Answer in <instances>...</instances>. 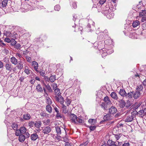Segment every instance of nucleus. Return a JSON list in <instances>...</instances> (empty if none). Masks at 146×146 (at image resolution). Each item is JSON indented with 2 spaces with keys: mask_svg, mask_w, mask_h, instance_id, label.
I'll return each mask as SVG.
<instances>
[{
  "mask_svg": "<svg viewBox=\"0 0 146 146\" xmlns=\"http://www.w3.org/2000/svg\"><path fill=\"white\" fill-rule=\"evenodd\" d=\"M140 24L139 22L137 20L133 22L132 23V26L133 27H136Z\"/></svg>",
  "mask_w": 146,
  "mask_h": 146,
  "instance_id": "obj_31",
  "label": "nucleus"
},
{
  "mask_svg": "<svg viewBox=\"0 0 146 146\" xmlns=\"http://www.w3.org/2000/svg\"><path fill=\"white\" fill-rule=\"evenodd\" d=\"M36 91L42 93L43 92V89L40 84H38L36 87Z\"/></svg>",
  "mask_w": 146,
  "mask_h": 146,
  "instance_id": "obj_20",
  "label": "nucleus"
},
{
  "mask_svg": "<svg viewBox=\"0 0 146 146\" xmlns=\"http://www.w3.org/2000/svg\"><path fill=\"white\" fill-rule=\"evenodd\" d=\"M134 95V92H132L130 93H128V104L130 103V102H131L133 101V99H132V97ZM131 104H128V108L129 107L131 106Z\"/></svg>",
  "mask_w": 146,
  "mask_h": 146,
  "instance_id": "obj_8",
  "label": "nucleus"
},
{
  "mask_svg": "<svg viewBox=\"0 0 146 146\" xmlns=\"http://www.w3.org/2000/svg\"><path fill=\"white\" fill-rule=\"evenodd\" d=\"M32 65L33 66L34 68V69L35 71L37 72H39V71L37 70L38 65V63L36 61H34L32 62Z\"/></svg>",
  "mask_w": 146,
  "mask_h": 146,
  "instance_id": "obj_14",
  "label": "nucleus"
},
{
  "mask_svg": "<svg viewBox=\"0 0 146 146\" xmlns=\"http://www.w3.org/2000/svg\"><path fill=\"white\" fill-rule=\"evenodd\" d=\"M55 129L57 135L60 136V135L64 133H65V135H67L65 128H64L62 127L57 126L55 127Z\"/></svg>",
  "mask_w": 146,
  "mask_h": 146,
  "instance_id": "obj_4",
  "label": "nucleus"
},
{
  "mask_svg": "<svg viewBox=\"0 0 146 146\" xmlns=\"http://www.w3.org/2000/svg\"><path fill=\"white\" fill-rule=\"evenodd\" d=\"M19 136V140L20 142H23L25 139L27 138L26 137V135L25 136L23 134H20Z\"/></svg>",
  "mask_w": 146,
  "mask_h": 146,
  "instance_id": "obj_18",
  "label": "nucleus"
},
{
  "mask_svg": "<svg viewBox=\"0 0 146 146\" xmlns=\"http://www.w3.org/2000/svg\"><path fill=\"white\" fill-rule=\"evenodd\" d=\"M45 86L49 92H52V91L51 87L49 84H45Z\"/></svg>",
  "mask_w": 146,
  "mask_h": 146,
  "instance_id": "obj_43",
  "label": "nucleus"
},
{
  "mask_svg": "<svg viewBox=\"0 0 146 146\" xmlns=\"http://www.w3.org/2000/svg\"><path fill=\"white\" fill-rule=\"evenodd\" d=\"M143 144L140 142H138L136 143L130 142L128 143V146H142Z\"/></svg>",
  "mask_w": 146,
  "mask_h": 146,
  "instance_id": "obj_12",
  "label": "nucleus"
},
{
  "mask_svg": "<svg viewBox=\"0 0 146 146\" xmlns=\"http://www.w3.org/2000/svg\"><path fill=\"white\" fill-rule=\"evenodd\" d=\"M119 94L123 97L127 96V94L126 93L125 91L123 89H121L120 90Z\"/></svg>",
  "mask_w": 146,
  "mask_h": 146,
  "instance_id": "obj_21",
  "label": "nucleus"
},
{
  "mask_svg": "<svg viewBox=\"0 0 146 146\" xmlns=\"http://www.w3.org/2000/svg\"><path fill=\"white\" fill-rule=\"evenodd\" d=\"M89 128L90 131H93L96 128V126L95 125L93 126H90L89 127Z\"/></svg>",
  "mask_w": 146,
  "mask_h": 146,
  "instance_id": "obj_56",
  "label": "nucleus"
},
{
  "mask_svg": "<svg viewBox=\"0 0 146 146\" xmlns=\"http://www.w3.org/2000/svg\"><path fill=\"white\" fill-rule=\"evenodd\" d=\"M110 96L114 100H117V99H118V97L116 94L114 92H112L111 93Z\"/></svg>",
  "mask_w": 146,
  "mask_h": 146,
  "instance_id": "obj_25",
  "label": "nucleus"
},
{
  "mask_svg": "<svg viewBox=\"0 0 146 146\" xmlns=\"http://www.w3.org/2000/svg\"><path fill=\"white\" fill-rule=\"evenodd\" d=\"M23 118L25 120H29L31 118V116L30 114L29 113H27L24 114Z\"/></svg>",
  "mask_w": 146,
  "mask_h": 146,
  "instance_id": "obj_32",
  "label": "nucleus"
},
{
  "mask_svg": "<svg viewBox=\"0 0 146 146\" xmlns=\"http://www.w3.org/2000/svg\"><path fill=\"white\" fill-rule=\"evenodd\" d=\"M50 122V120L49 119H48L44 121V125H47Z\"/></svg>",
  "mask_w": 146,
  "mask_h": 146,
  "instance_id": "obj_58",
  "label": "nucleus"
},
{
  "mask_svg": "<svg viewBox=\"0 0 146 146\" xmlns=\"http://www.w3.org/2000/svg\"><path fill=\"white\" fill-rule=\"evenodd\" d=\"M143 85L144 86L145 88V90L144 92L143 93V94H146V82L145 81H143Z\"/></svg>",
  "mask_w": 146,
  "mask_h": 146,
  "instance_id": "obj_52",
  "label": "nucleus"
},
{
  "mask_svg": "<svg viewBox=\"0 0 146 146\" xmlns=\"http://www.w3.org/2000/svg\"><path fill=\"white\" fill-rule=\"evenodd\" d=\"M62 105V112L64 113H66L68 112V110H67V107L63 104Z\"/></svg>",
  "mask_w": 146,
  "mask_h": 146,
  "instance_id": "obj_33",
  "label": "nucleus"
},
{
  "mask_svg": "<svg viewBox=\"0 0 146 146\" xmlns=\"http://www.w3.org/2000/svg\"><path fill=\"white\" fill-rule=\"evenodd\" d=\"M14 31H11L10 29L5 30L4 31V35L6 36L7 37H11L12 38H15L16 37V33L14 34Z\"/></svg>",
  "mask_w": 146,
  "mask_h": 146,
  "instance_id": "obj_3",
  "label": "nucleus"
},
{
  "mask_svg": "<svg viewBox=\"0 0 146 146\" xmlns=\"http://www.w3.org/2000/svg\"><path fill=\"white\" fill-rule=\"evenodd\" d=\"M50 81L52 82H54L56 80V77L55 75L52 76V75L49 78Z\"/></svg>",
  "mask_w": 146,
  "mask_h": 146,
  "instance_id": "obj_35",
  "label": "nucleus"
},
{
  "mask_svg": "<svg viewBox=\"0 0 146 146\" xmlns=\"http://www.w3.org/2000/svg\"><path fill=\"white\" fill-rule=\"evenodd\" d=\"M38 138V136L36 133H33L31 135V138L32 140L35 141Z\"/></svg>",
  "mask_w": 146,
  "mask_h": 146,
  "instance_id": "obj_17",
  "label": "nucleus"
},
{
  "mask_svg": "<svg viewBox=\"0 0 146 146\" xmlns=\"http://www.w3.org/2000/svg\"><path fill=\"white\" fill-rule=\"evenodd\" d=\"M38 72L39 73L41 76H44L45 73L44 70H40L39 71V72Z\"/></svg>",
  "mask_w": 146,
  "mask_h": 146,
  "instance_id": "obj_48",
  "label": "nucleus"
},
{
  "mask_svg": "<svg viewBox=\"0 0 146 146\" xmlns=\"http://www.w3.org/2000/svg\"><path fill=\"white\" fill-rule=\"evenodd\" d=\"M5 66L6 70L11 72L13 68V65L11 63L6 64Z\"/></svg>",
  "mask_w": 146,
  "mask_h": 146,
  "instance_id": "obj_11",
  "label": "nucleus"
},
{
  "mask_svg": "<svg viewBox=\"0 0 146 146\" xmlns=\"http://www.w3.org/2000/svg\"><path fill=\"white\" fill-rule=\"evenodd\" d=\"M104 15L109 19L113 18L114 16V13L111 11V10H106L103 12Z\"/></svg>",
  "mask_w": 146,
  "mask_h": 146,
  "instance_id": "obj_5",
  "label": "nucleus"
},
{
  "mask_svg": "<svg viewBox=\"0 0 146 146\" xmlns=\"http://www.w3.org/2000/svg\"><path fill=\"white\" fill-rule=\"evenodd\" d=\"M70 5L73 8L75 9H76L77 7L76 4L75 2H72V3H71Z\"/></svg>",
  "mask_w": 146,
  "mask_h": 146,
  "instance_id": "obj_47",
  "label": "nucleus"
},
{
  "mask_svg": "<svg viewBox=\"0 0 146 146\" xmlns=\"http://www.w3.org/2000/svg\"><path fill=\"white\" fill-rule=\"evenodd\" d=\"M54 90L55 94L56 95V96H57L61 94L60 90L58 88H56V89H55Z\"/></svg>",
  "mask_w": 146,
  "mask_h": 146,
  "instance_id": "obj_40",
  "label": "nucleus"
},
{
  "mask_svg": "<svg viewBox=\"0 0 146 146\" xmlns=\"http://www.w3.org/2000/svg\"><path fill=\"white\" fill-rule=\"evenodd\" d=\"M140 103L139 104H136L135 105H133L130 107L131 109H133V111L134 112H135V110L138 108L140 105Z\"/></svg>",
  "mask_w": 146,
  "mask_h": 146,
  "instance_id": "obj_16",
  "label": "nucleus"
},
{
  "mask_svg": "<svg viewBox=\"0 0 146 146\" xmlns=\"http://www.w3.org/2000/svg\"><path fill=\"white\" fill-rule=\"evenodd\" d=\"M17 125L15 123L12 124V128L14 130H15L17 129Z\"/></svg>",
  "mask_w": 146,
  "mask_h": 146,
  "instance_id": "obj_53",
  "label": "nucleus"
},
{
  "mask_svg": "<svg viewBox=\"0 0 146 146\" xmlns=\"http://www.w3.org/2000/svg\"><path fill=\"white\" fill-rule=\"evenodd\" d=\"M135 113H137V114L139 115V116L142 117H143L145 115L144 114V111L143 110H141L139 111L138 112H137V111H135Z\"/></svg>",
  "mask_w": 146,
  "mask_h": 146,
  "instance_id": "obj_24",
  "label": "nucleus"
},
{
  "mask_svg": "<svg viewBox=\"0 0 146 146\" xmlns=\"http://www.w3.org/2000/svg\"><path fill=\"white\" fill-rule=\"evenodd\" d=\"M46 103L48 104V105H50L52 103V101L51 99L49 97H46Z\"/></svg>",
  "mask_w": 146,
  "mask_h": 146,
  "instance_id": "obj_37",
  "label": "nucleus"
},
{
  "mask_svg": "<svg viewBox=\"0 0 146 146\" xmlns=\"http://www.w3.org/2000/svg\"><path fill=\"white\" fill-rule=\"evenodd\" d=\"M146 14V11L145 10H142L141 12L139 13V16L140 17L143 16L144 15Z\"/></svg>",
  "mask_w": 146,
  "mask_h": 146,
  "instance_id": "obj_45",
  "label": "nucleus"
},
{
  "mask_svg": "<svg viewBox=\"0 0 146 146\" xmlns=\"http://www.w3.org/2000/svg\"><path fill=\"white\" fill-rule=\"evenodd\" d=\"M21 48V45L19 44H16L15 46V48L17 49H20Z\"/></svg>",
  "mask_w": 146,
  "mask_h": 146,
  "instance_id": "obj_54",
  "label": "nucleus"
},
{
  "mask_svg": "<svg viewBox=\"0 0 146 146\" xmlns=\"http://www.w3.org/2000/svg\"><path fill=\"white\" fill-rule=\"evenodd\" d=\"M4 40L5 42H6L8 43H9L11 42V40L10 39H9V38H5V39Z\"/></svg>",
  "mask_w": 146,
  "mask_h": 146,
  "instance_id": "obj_63",
  "label": "nucleus"
},
{
  "mask_svg": "<svg viewBox=\"0 0 146 146\" xmlns=\"http://www.w3.org/2000/svg\"><path fill=\"white\" fill-rule=\"evenodd\" d=\"M44 80L46 82H49L50 81L49 78L48 76H44Z\"/></svg>",
  "mask_w": 146,
  "mask_h": 146,
  "instance_id": "obj_62",
  "label": "nucleus"
},
{
  "mask_svg": "<svg viewBox=\"0 0 146 146\" xmlns=\"http://www.w3.org/2000/svg\"><path fill=\"white\" fill-rule=\"evenodd\" d=\"M46 110L49 113L52 112V108L50 105H47L46 107Z\"/></svg>",
  "mask_w": 146,
  "mask_h": 146,
  "instance_id": "obj_29",
  "label": "nucleus"
},
{
  "mask_svg": "<svg viewBox=\"0 0 146 146\" xmlns=\"http://www.w3.org/2000/svg\"><path fill=\"white\" fill-rule=\"evenodd\" d=\"M52 89L53 90H54L55 89H56V88H57V84H55L54 83H53L52 85Z\"/></svg>",
  "mask_w": 146,
  "mask_h": 146,
  "instance_id": "obj_51",
  "label": "nucleus"
},
{
  "mask_svg": "<svg viewBox=\"0 0 146 146\" xmlns=\"http://www.w3.org/2000/svg\"><path fill=\"white\" fill-rule=\"evenodd\" d=\"M60 9V6L58 5H57L54 6V9L55 11H59Z\"/></svg>",
  "mask_w": 146,
  "mask_h": 146,
  "instance_id": "obj_49",
  "label": "nucleus"
},
{
  "mask_svg": "<svg viewBox=\"0 0 146 146\" xmlns=\"http://www.w3.org/2000/svg\"><path fill=\"white\" fill-rule=\"evenodd\" d=\"M35 81H36V80L35 79H32L29 82L31 84H34V83L35 82Z\"/></svg>",
  "mask_w": 146,
  "mask_h": 146,
  "instance_id": "obj_64",
  "label": "nucleus"
},
{
  "mask_svg": "<svg viewBox=\"0 0 146 146\" xmlns=\"http://www.w3.org/2000/svg\"><path fill=\"white\" fill-rule=\"evenodd\" d=\"M104 102L108 105L110 104H111V101L108 96H106L104 98Z\"/></svg>",
  "mask_w": 146,
  "mask_h": 146,
  "instance_id": "obj_23",
  "label": "nucleus"
},
{
  "mask_svg": "<svg viewBox=\"0 0 146 146\" xmlns=\"http://www.w3.org/2000/svg\"><path fill=\"white\" fill-rule=\"evenodd\" d=\"M29 125L30 127H32L35 125V122L31 121L29 123Z\"/></svg>",
  "mask_w": 146,
  "mask_h": 146,
  "instance_id": "obj_55",
  "label": "nucleus"
},
{
  "mask_svg": "<svg viewBox=\"0 0 146 146\" xmlns=\"http://www.w3.org/2000/svg\"><path fill=\"white\" fill-rule=\"evenodd\" d=\"M23 66L22 62L21 61H19L18 64L17 65V68L18 69L21 70L23 69Z\"/></svg>",
  "mask_w": 146,
  "mask_h": 146,
  "instance_id": "obj_27",
  "label": "nucleus"
},
{
  "mask_svg": "<svg viewBox=\"0 0 146 146\" xmlns=\"http://www.w3.org/2000/svg\"><path fill=\"white\" fill-rule=\"evenodd\" d=\"M88 122L90 123L94 124L97 122L96 119H90L88 120Z\"/></svg>",
  "mask_w": 146,
  "mask_h": 146,
  "instance_id": "obj_38",
  "label": "nucleus"
},
{
  "mask_svg": "<svg viewBox=\"0 0 146 146\" xmlns=\"http://www.w3.org/2000/svg\"><path fill=\"white\" fill-rule=\"evenodd\" d=\"M26 59L27 60V61L29 62H31V58L30 57L27 56H26Z\"/></svg>",
  "mask_w": 146,
  "mask_h": 146,
  "instance_id": "obj_60",
  "label": "nucleus"
},
{
  "mask_svg": "<svg viewBox=\"0 0 146 146\" xmlns=\"http://www.w3.org/2000/svg\"><path fill=\"white\" fill-rule=\"evenodd\" d=\"M106 104L105 102H102L101 105V106L102 108L105 109V106Z\"/></svg>",
  "mask_w": 146,
  "mask_h": 146,
  "instance_id": "obj_61",
  "label": "nucleus"
},
{
  "mask_svg": "<svg viewBox=\"0 0 146 146\" xmlns=\"http://www.w3.org/2000/svg\"><path fill=\"white\" fill-rule=\"evenodd\" d=\"M143 88V86L142 85H140L139 86H137L136 87L137 91L139 92L142 90Z\"/></svg>",
  "mask_w": 146,
  "mask_h": 146,
  "instance_id": "obj_41",
  "label": "nucleus"
},
{
  "mask_svg": "<svg viewBox=\"0 0 146 146\" xmlns=\"http://www.w3.org/2000/svg\"><path fill=\"white\" fill-rule=\"evenodd\" d=\"M70 116L71 122L74 124H83L84 123V120L78 117L74 114L71 113Z\"/></svg>",
  "mask_w": 146,
  "mask_h": 146,
  "instance_id": "obj_1",
  "label": "nucleus"
},
{
  "mask_svg": "<svg viewBox=\"0 0 146 146\" xmlns=\"http://www.w3.org/2000/svg\"><path fill=\"white\" fill-rule=\"evenodd\" d=\"M103 51H105V52H106L107 53V54H110L112 53L113 52V50L112 49L110 50H107L106 49H104V50L103 49L102 50Z\"/></svg>",
  "mask_w": 146,
  "mask_h": 146,
  "instance_id": "obj_39",
  "label": "nucleus"
},
{
  "mask_svg": "<svg viewBox=\"0 0 146 146\" xmlns=\"http://www.w3.org/2000/svg\"><path fill=\"white\" fill-rule=\"evenodd\" d=\"M103 46L102 47H100V45L99 44H98V46H97L98 48L100 50V49L101 50L100 52L102 54V58H104L107 55V53L106 52H105V51H103L102 50H104V48H103Z\"/></svg>",
  "mask_w": 146,
  "mask_h": 146,
  "instance_id": "obj_10",
  "label": "nucleus"
},
{
  "mask_svg": "<svg viewBox=\"0 0 146 146\" xmlns=\"http://www.w3.org/2000/svg\"><path fill=\"white\" fill-rule=\"evenodd\" d=\"M119 106L121 108H123L125 106V103L123 100H121L118 101Z\"/></svg>",
  "mask_w": 146,
  "mask_h": 146,
  "instance_id": "obj_19",
  "label": "nucleus"
},
{
  "mask_svg": "<svg viewBox=\"0 0 146 146\" xmlns=\"http://www.w3.org/2000/svg\"><path fill=\"white\" fill-rule=\"evenodd\" d=\"M108 144H104L105 146H117V143L112 140H109L108 141Z\"/></svg>",
  "mask_w": 146,
  "mask_h": 146,
  "instance_id": "obj_9",
  "label": "nucleus"
},
{
  "mask_svg": "<svg viewBox=\"0 0 146 146\" xmlns=\"http://www.w3.org/2000/svg\"><path fill=\"white\" fill-rule=\"evenodd\" d=\"M24 72L27 75L31 73L32 72V71L31 70H30L28 68V67L27 66L26 67L25 70Z\"/></svg>",
  "mask_w": 146,
  "mask_h": 146,
  "instance_id": "obj_34",
  "label": "nucleus"
},
{
  "mask_svg": "<svg viewBox=\"0 0 146 146\" xmlns=\"http://www.w3.org/2000/svg\"><path fill=\"white\" fill-rule=\"evenodd\" d=\"M54 98L56 101L59 102L61 104H63L64 101L63 97L60 94L57 96H55Z\"/></svg>",
  "mask_w": 146,
  "mask_h": 146,
  "instance_id": "obj_7",
  "label": "nucleus"
},
{
  "mask_svg": "<svg viewBox=\"0 0 146 146\" xmlns=\"http://www.w3.org/2000/svg\"><path fill=\"white\" fill-rule=\"evenodd\" d=\"M41 122L39 120L35 122V126L37 128H39L41 125Z\"/></svg>",
  "mask_w": 146,
  "mask_h": 146,
  "instance_id": "obj_22",
  "label": "nucleus"
},
{
  "mask_svg": "<svg viewBox=\"0 0 146 146\" xmlns=\"http://www.w3.org/2000/svg\"><path fill=\"white\" fill-rule=\"evenodd\" d=\"M27 131L26 128L25 127H21L19 129L16 130L15 132V134L16 135L18 136L21 134H25L26 137H29L30 134L28 132H27Z\"/></svg>",
  "mask_w": 146,
  "mask_h": 146,
  "instance_id": "obj_2",
  "label": "nucleus"
},
{
  "mask_svg": "<svg viewBox=\"0 0 146 146\" xmlns=\"http://www.w3.org/2000/svg\"><path fill=\"white\" fill-rule=\"evenodd\" d=\"M126 23L125 24V25H124V28L125 29V30L123 31V32L124 34L125 35H127L126 34L127 33V32H128V28H127L128 25L127 23V20H126Z\"/></svg>",
  "mask_w": 146,
  "mask_h": 146,
  "instance_id": "obj_30",
  "label": "nucleus"
},
{
  "mask_svg": "<svg viewBox=\"0 0 146 146\" xmlns=\"http://www.w3.org/2000/svg\"><path fill=\"white\" fill-rule=\"evenodd\" d=\"M8 3L7 0H4L2 2V6L3 7H5Z\"/></svg>",
  "mask_w": 146,
  "mask_h": 146,
  "instance_id": "obj_42",
  "label": "nucleus"
},
{
  "mask_svg": "<svg viewBox=\"0 0 146 146\" xmlns=\"http://www.w3.org/2000/svg\"><path fill=\"white\" fill-rule=\"evenodd\" d=\"M89 143V141H87L84 142L82 143L81 144L80 146H86L88 145Z\"/></svg>",
  "mask_w": 146,
  "mask_h": 146,
  "instance_id": "obj_57",
  "label": "nucleus"
},
{
  "mask_svg": "<svg viewBox=\"0 0 146 146\" xmlns=\"http://www.w3.org/2000/svg\"><path fill=\"white\" fill-rule=\"evenodd\" d=\"M56 118H61L63 117V115H61L59 113L57 112L56 116Z\"/></svg>",
  "mask_w": 146,
  "mask_h": 146,
  "instance_id": "obj_50",
  "label": "nucleus"
},
{
  "mask_svg": "<svg viewBox=\"0 0 146 146\" xmlns=\"http://www.w3.org/2000/svg\"><path fill=\"white\" fill-rule=\"evenodd\" d=\"M116 140H117L119 139L120 137L122 136L121 133L118 134H115L114 135Z\"/></svg>",
  "mask_w": 146,
  "mask_h": 146,
  "instance_id": "obj_44",
  "label": "nucleus"
},
{
  "mask_svg": "<svg viewBox=\"0 0 146 146\" xmlns=\"http://www.w3.org/2000/svg\"><path fill=\"white\" fill-rule=\"evenodd\" d=\"M132 113L133 112H131L130 113V112L129 113L128 112V115L129 116V117L128 116V122L132 121L133 119L134 115L133 114H132Z\"/></svg>",
  "mask_w": 146,
  "mask_h": 146,
  "instance_id": "obj_28",
  "label": "nucleus"
},
{
  "mask_svg": "<svg viewBox=\"0 0 146 146\" xmlns=\"http://www.w3.org/2000/svg\"><path fill=\"white\" fill-rule=\"evenodd\" d=\"M117 111V109L114 106H112L109 109V112L110 114H113L116 113Z\"/></svg>",
  "mask_w": 146,
  "mask_h": 146,
  "instance_id": "obj_13",
  "label": "nucleus"
},
{
  "mask_svg": "<svg viewBox=\"0 0 146 146\" xmlns=\"http://www.w3.org/2000/svg\"><path fill=\"white\" fill-rule=\"evenodd\" d=\"M42 132L44 134H48L51 131V128L50 127L48 126L43 127L42 128Z\"/></svg>",
  "mask_w": 146,
  "mask_h": 146,
  "instance_id": "obj_6",
  "label": "nucleus"
},
{
  "mask_svg": "<svg viewBox=\"0 0 146 146\" xmlns=\"http://www.w3.org/2000/svg\"><path fill=\"white\" fill-rule=\"evenodd\" d=\"M119 129L118 128H113V135L120 134L119 132Z\"/></svg>",
  "mask_w": 146,
  "mask_h": 146,
  "instance_id": "obj_36",
  "label": "nucleus"
},
{
  "mask_svg": "<svg viewBox=\"0 0 146 146\" xmlns=\"http://www.w3.org/2000/svg\"><path fill=\"white\" fill-rule=\"evenodd\" d=\"M10 61L12 64L15 65L17 64L18 63L17 60L14 56H13L10 58Z\"/></svg>",
  "mask_w": 146,
  "mask_h": 146,
  "instance_id": "obj_15",
  "label": "nucleus"
},
{
  "mask_svg": "<svg viewBox=\"0 0 146 146\" xmlns=\"http://www.w3.org/2000/svg\"><path fill=\"white\" fill-rule=\"evenodd\" d=\"M109 114L106 115H104V118L107 121L109 119Z\"/></svg>",
  "mask_w": 146,
  "mask_h": 146,
  "instance_id": "obj_59",
  "label": "nucleus"
},
{
  "mask_svg": "<svg viewBox=\"0 0 146 146\" xmlns=\"http://www.w3.org/2000/svg\"><path fill=\"white\" fill-rule=\"evenodd\" d=\"M141 94V93L138 91L134 92L133 97L135 99H136L139 98Z\"/></svg>",
  "mask_w": 146,
  "mask_h": 146,
  "instance_id": "obj_26",
  "label": "nucleus"
},
{
  "mask_svg": "<svg viewBox=\"0 0 146 146\" xmlns=\"http://www.w3.org/2000/svg\"><path fill=\"white\" fill-rule=\"evenodd\" d=\"M48 115V114L47 113L44 112H42L40 113V115L43 117L47 116Z\"/></svg>",
  "mask_w": 146,
  "mask_h": 146,
  "instance_id": "obj_46",
  "label": "nucleus"
}]
</instances>
